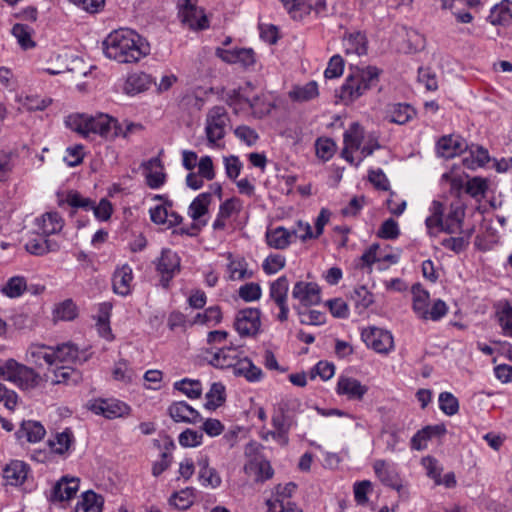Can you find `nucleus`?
<instances>
[{
  "instance_id": "nucleus-48",
  "label": "nucleus",
  "mask_w": 512,
  "mask_h": 512,
  "mask_svg": "<svg viewBox=\"0 0 512 512\" xmlns=\"http://www.w3.org/2000/svg\"><path fill=\"white\" fill-rule=\"evenodd\" d=\"M103 497L93 491L83 493L81 506L84 512H101L103 507Z\"/></svg>"
},
{
  "instance_id": "nucleus-39",
  "label": "nucleus",
  "mask_w": 512,
  "mask_h": 512,
  "mask_svg": "<svg viewBox=\"0 0 512 512\" xmlns=\"http://www.w3.org/2000/svg\"><path fill=\"white\" fill-rule=\"evenodd\" d=\"M289 281L286 276H281L270 284L269 296L276 303L287 301Z\"/></svg>"
},
{
  "instance_id": "nucleus-58",
  "label": "nucleus",
  "mask_w": 512,
  "mask_h": 512,
  "mask_svg": "<svg viewBox=\"0 0 512 512\" xmlns=\"http://www.w3.org/2000/svg\"><path fill=\"white\" fill-rule=\"evenodd\" d=\"M422 464L427 470L428 477L433 479L436 485H441V473L443 469L438 466V461L434 457L427 456L422 459Z\"/></svg>"
},
{
  "instance_id": "nucleus-10",
  "label": "nucleus",
  "mask_w": 512,
  "mask_h": 512,
  "mask_svg": "<svg viewBox=\"0 0 512 512\" xmlns=\"http://www.w3.org/2000/svg\"><path fill=\"white\" fill-rule=\"evenodd\" d=\"M215 55L222 61L229 64H241L243 67H250L255 63V53L251 48L224 49L217 47Z\"/></svg>"
},
{
  "instance_id": "nucleus-32",
  "label": "nucleus",
  "mask_w": 512,
  "mask_h": 512,
  "mask_svg": "<svg viewBox=\"0 0 512 512\" xmlns=\"http://www.w3.org/2000/svg\"><path fill=\"white\" fill-rule=\"evenodd\" d=\"M411 291L413 294V310L423 319L428 309L429 293L419 283L414 284Z\"/></svg>"
},
{
  "instance_id": "nucleus-3",
  "label": "nucleus",
  "mask_w": 512,
  "mask_h": 512,
  "mask_svg": "<svg viewBox=\"0 0 512 512\" xmlns=\"http://www.w3.org/2000/svg\"><path fill=\"white\" fill-rule=\"evenodd\" d=\"M0 378L14 383L22 390L34 389L42 381V377L32 368L12 358L0 361Z\"/></svg>"
},
{
  "instance_id": "nucleus-34",
  "label": "nucleus",
  "mask_w": 512,
  "mask_h": 512,
  "mask_svg": "<svg viewBox=\"0 0 512 512\" xmlns=\"http://www.w3.org/2000/svg\"><path fill=\"white\" fill-rule=\"evenodd\" d=\"M73 442L74 435L70 428H66L63 432L57 433L54 440H49L48 444L53 452L63 455L69 450Z\"/></svg>"
},
{
  "instance_id": "nucleus-2",
  "label": "nucleus",
  "mask_w": 512,
  "mask_h": 512,
  "mask_svg": "<svg viewBox=\"0 0 512 512\" xmlns=\"http://www.w3.org/2000/svg\"><path fill=\"white\" fill-rule=\"evenodd\" d=\"M381 70L375 66L351 68L345 83L340 88L339 98L345 104L355 101L379 82Z\"/></svg>"
},
{
  "instance_id": "nucleus-23",
  "label": "nucleus",
  "mask_w": 512,
  "mask_h": 512,
  "mask_svg": "<svg viewBox=\"0 0 512 512\" xmlns=\"http://www.w3.org/2000/svg\"><path fill=\"white\" fill-rule=\"evenodd\" d=\"M133 279L132 269L129 265L124 264L116 269L112 278L113 291L121 296L130 293V284Z\"/></svg>"
},
{
  "instance_id": "nucleus-56",
  "label": "nucleus",
  "mask_w": 512,
  "mask_h": 512,
  "mask_svg": "<svg viewBox=\"0 0 512 512\" xmlns=\"http://www.w3.org/2000/svg\"><path fill=\"white\" fill-rule=\"evenodd\" d=\"M203 433L187 428L179 435V444L183 447H196L202 443Z\"/></svg>"
},
{
  "instance_id": "nucleus-35",
  "label": "nucleus",
  "mask_w": 512,
  "mask_h": 512,
  "mask_svg": "<svg viewBox=\"0 0 512 512\" xmlns=\"http://www.w3.org/2000/svg\"><path fill=\"white\" fill-rule=\"evenodd\" d=\"M109 124H111V117L106 114L88 115L87 136L93 133L106 137L109 131Z\"/></svg>"
},
{
  "instance_id": "nucleus-29",
  "label": "nucleus",
  "mask_w": 512,
  "mask_h": 512,
  "mask_svg": "<svg viewBox=\"0 0 512 512\" xmlns=\"http://www.w3.org/2000/svg\"><path fill=\"white\" fill-rule=\"evenodd\" d=\"M26 250L33 255L41 256L46 253L56 251L59 245L52 240L47 239L45 236H39L34 239H30L26 245Z\"/></svg>"
},
{
  "instance_id": "nucleus-20",
  "label": "nucleus",
  "mask_w": 512,
  "mask_h": 512,
  "mask_svg": "<svg viewBox=\"0 0 512 512\" xmlns=\"http://www.w3.org/2000/svg\"><path fill=\"white\" fill-rule=\"evenodd\" d=\"M45 434L46 430L40 422L24 420L15 435L19 440L25 438L27 442L37 443L44 438Z\"/></svg>"
},
{
  "instance_id": "nucleus-50",
  "label": "nucleus",
  "mask_w": 512,
  "mask_h": 512,
  "mask_svg": "<svg viewBox=\"0 0 512 512\" xmlns=\"http://www.w3.org/2000/svg\"><path fill=\"white\" fill-rule=\"evenodd\" d=\"M65 123L71 130L87 137L88 114H71L67 116Z\"/></svg>"
},
{
  "instance_id": "nucleus-45",
  "label": "nucleus",
  "mask_w": 512,
  "mask_h": 512,
  "mask_svg": "<svg viewBox=\"0 0 512 512\" xmlns=\"http://www.w3.org/2000/svg\"><path fill=\"white\" fill-rule=\"evenodd\" d=\"M301 324L305 325H322L325 323V315L318 310H308L301 306H294Z\"/></svg>"
},
{
  "instance_id": "nucleus-4",
  "label": "nucleus",
  "mask_w": 512,
  "mask_h": 512,
  "mask_svg": "<svg viewBox=\"0 0 512 512\" xmlns=\"http://www.w3.org/2000/svg\"><path fill=\"white\" fill-rule=\"evenodd\" d=\"M229 122L230 117L223 106H214L208 111L205 132L209 143L215 144L225 137Z\"/></svg>"
},
{
  "instance_id": "nucleus-51",
  "label": "nucleus",
  "mask_w": 512,
  "mask_h": 512,
  "mask_svg": "<svg viewBox=\"0 0 512 512\" xmlns=\"http://www.w3.org/2000/svg\"><path fill=\"white\" fill-rule=\"evenodd\" d=\"M77 358L78 349L72 344H62L54 349V363L75 361Z\"/></svg>"
},
{
  "instance_id": "nucleus-61",
  "label": "nucleus",
  "mask_w": 512,
  "mask_h": 512,
  "mask_svg": "<svg viewBox=\"0 0 512 512\" xmlns=\"http://www.w3.org/2000/svg\"><path fill=\"white\" fill-rule=\"evenodd\" d=\"M487 183L480 177H474L467 181L465 192L471 197L483 196L487 190Z\"/></svg>"
},
{
  "instance_id": "nucleus-8",
  "label": "nucleus",
  "mask_w": 512,
  "mask_h": 512,
  "mask_svg": "<svg viewBox=\"0 0 512 512\" xmlns=\"http://www.w3.org/2000/svg\"><path fill=\"white\" fill-rule=\"evenodd\" d=\"M56 60H63V64L61 65V69H51L46 68L45 72L50 75H59L62 73H70L74 77L78 76H86L92 66H88L85 61L74 55L69 53L58 54L56 56Z\"/></svg>"
},
{
  "instance_id": "nucleus-30",
  "label": "nucleus",
  "mask_w": 512,
  "mask_h": 512,
  "mask_svg": "<svg viewBox=\"0 0 512 512\" xmlns=\"http://www.w3.org/2000/svg\"><path fill=\"white\" fill-rule=\"evenodd\" d=\"M343 46L347 54L364 55L367 53V39L365 34H345Z\"/></svg>"
},
{
  "instance_id": "nucleus-57",
  "label": "nucleus",
  "mask_w": 512,
  "mask_h": 512,
  "mask_svg": "<svg viewBox=\"0 0 512 512\" xmlns=\"http://www.w3.org/2000/svg\"><path fill=\"white\" fill-rule=\"evenodd\" d=\"M344 60L340 55H334L330 58L328 66L324 72L326 79L338 78L343 74Z\"/></svg>"
},
{
  "instance_id": "nucleus-43",
  "label": "nucleus",
  "mask_w": 512,
  "mask_h": 512,
  "mask_svg": "<svg viewBox=\"0 0 512 512\" xmlns=\"http://www.w3.org/2000/svg\"><path fill=\"white\" fill-rule=\"evenodd\" d=\"M30 356L35 365L41 366L43 362L48 365L54 364V349L45 345H34L31 347Z\"/></svg>"
},
{
  "instance_id": "nucleus-41",
  "label": "nucleus",
  "mask_w": 512,
  "mask_h": 512,
  "mask_svg": "<svg viewBox=\"0 0 512 512\" xmlns=\"http://www.w3.org/2000/svg\"><path fill=\"white\" fill-rule=\"evenodd\" d=\"M364 138L363 127L358 122H353L344 133V144L351 146L353 150H358Z\"/></svg>"
},
{
  "instance_id": "nucleus-62",
  "label": "nucleus",
  "mask_w": 512,
  "mask_h": 512,
  "mask_svg": "<svg viewBox=\"0 0 512 512\" xmlns=\"http://www.w3.org/2000/svg\"><path fill=\"white\" fill-rule=\"evenodd\" d=\"M400 234L397 222L389 218L384 221L377 232V236L382 239H396Z\"/></svg>"
},
{
  "instance_id": "nucleus-44",
  "label": "nucleus",
  "mask_w": 512,
  "mask_h": 512,
  "mask_svg": "<svg viewBox=\"0 0 512 512\" xmlns=\"http://www.w3.org/2000/svg\"><path fill=\"white\" fill-rule=\"evenodd\" d=\"M26 280L22 276L11 277L1 288V292L9 298H17L26 290Z\"/></svg>"
},
{
  "instance_id": "nucleus-64",
  "label": "nucleus",
  "mask_w": 512,
  "mask_h": 512,
  "mask_svg": "<svg viewBox=\"0 0 512 512\" xmlns=\"http://www.w3.org/2000/svg\"><path fill=\"white\" fill-rule=\"evenodd\" d=\"M335 143L330 139H318L316 141V154L323 160H329L335 151Z\"/></svg>"
},
{
  "instance_id": "nucleus-6",
  "label": "nucleus",
  "mask_w": 512,
  "mask_h": 512,
  "mask_svg": "<svg viewBox=\"0 0 512 512\" xmlns=\"http://www.w3.org/2000/svg\"><path fill=\"white\" fill-rule=\"evenodd\" d=\"M261 311L258 308H245L237 313L234 327L241 337L255 336L261 327Z\"/></svg>"
},
{
  "instance_id": "nucleus-18",
  "label": "nucleus",
  "mask_w": 512,
  "mask_h": 512,
  "mask_svg": "<svg viewBox=\"0 0 512 512\" xmlns=\"http://www.w3.org/2000/svg\"><path fill=\"white\" fill-rule=\"evenodd\" d=\"M488 20L493 25L509 27L512 24V2L503 0L494 5L490 10Z\"/></svg>"
},
{
  "instance_id": "nucleus-63",
  "label": "nucleus",
  "mask_w": 512,
  "mask_h": 512,
  "mask_svg": "<svg viewBox=\"0 0 512 512\" xmlns=\"http://www.w3.org/2000/svg\"><path fill=\"white\" fill-rule=\"evenodd\" d=\"M234 134L238 139L246 143L248 146H253L259 138L258 133L246 125L238 126L234 130Z\"/></svg>"
},
{
  "instance_id": "nucleus-5",
  "label": "nucleus",
  "mask_w": 512,
  "mask_h": 512,
  "mask_svg": "<svg viewBox=\"0 0 512 512\" xmlns=\"http://www.w3.org/2000/svg\"><path fill=\"white\" fill-rule=\"evenodd\" d=\"M178 16L183 25L192 30H205L209 28V21L202 9H199L191 0H182L179 4Z\"/></svg>"
},
{
  "instance_id": "nucleus-24",
  "label": "nucleus",
  "mask_w": 512,
  "mask_h": 512,
  "mask_svg": "<svg viewBox=\"0 0 512 512\" xmlns=\"http://www.w3.org/2000/svg\"><path fill=\"white\" fill-rule=\"evenodd\" d=\"M292 237H297V231L295 229L290 231L284 227H277L266 233L268 245L280 250L288 247Z\"/></svg>"
},
{
  "instance_id": "nucleus-27",
  "label": "nucleus",
  "mask_w": 512,
  "mask_h": 512,
  "mask_svg": "<svg viewBox=\"0 0 512 512\" xmlns=\"http://www.w3.org/2000/svg\"><path fill=\"white\" fill-rule=\"evenodd\" d=\"M496 317L504 334L512 336V305L508 300H501L495 304Z\"/></svg>"
},
{
  "instance_id": "nucleus-31",
  "label": "nucleus",
  "mask_w": 512,
  "mask_h": 512,
  "mask_svg": "<svg viewBox=\"0 0 512 512\" xmlns=\"http://www.w3.org/2000/svg\"><path fill=\"white\" fill-rule=\"evenodd\" d=\"M414 115L415 110L409 104H393L388 111L390 121L400 125L407 123Z\"/></svg>"
},
{
  "instance_id": "nucleus-7",
  "label": "nucleus",
  "mask_w": 512,
  "mask_h": 512,
  "mask_svg": "<svg viewBox=\"0 0 512 512\" xmlns=\"http://www.w3.org/2000/svg\"><path fill=\"white\" fill-rule=\"evenodd\" d=\"M361 337L368 347L377 353H388L394 347L392 334L384 329L369 327L362 331Z\"/></svg>"
},
{
  "instance_id": "nucleus-16",
  "label": "nucleus",
  "mask_w": 512,
  "mask_h": 512,
  "mask_svg": "<svg viewBox=\"0 0 512 512\" xmlns=\"http://www.w3.org/2000/svg\"><path fill=\"white\" fill-rule=\"evenodd\" d=\"M468 148L466 141L459 136H443L437 142L438 154L446 159L453 158Z\"/></svg>"
},
{
  "instance_id": "nucleus-21",
  "label": "nucleus",
  "mask_w": 512,
  "mask_h": 512,
  "mask_svg": "<svg viewBox=\"0 0 512 512\" xmlns=\"http://www.w3.org/2000/svg\"><path fill=\"white\" fill-rule=\"evenodd\" d=\"M233 373L236 376L244 377L248 382H258L263 377L261 368L256 366L248 357L236 361Z\"/></svg>"
},
{
  "instance_id": "nucleus-14",
  "label": "nucleus",
  "mask_w": 512,
  "mask_h": 512,
  "mask_svg": "<svg viewBox=\"0 0 512 512\" xmlns=\"http://www.w3.org/2000/svg\"><path fill=\"white\" fill-rule=\"evenodd\" d=\"M179 270L180 259L177 253L170 249H163L161 257L157 263V271L162 275V282H165L163 285L166 286L174 276L175 272H178Z\"/></svg>"
},
{
  "instance_id": "nucleus-26",
  "label": "nucleus",
  "mask_w": 512,
  "mask_h": 512,
  "mask_svg": "<svg viewBox=\"0 0 512 512\" xmlns=\"http://www.w3.org/2000/svg\"><path fill=\"white\" fill-rule=\"evenodd\" d=\"M236 349L232 346L222 347L212 353L209 364L220 369L233 368L237 361Z\"/></svg>"
},
{
  "instance_id": "nucleus-9",
  "label": "nucleus",
  "mask_w": 512,
  "mask_h": 512,
  "mask_svg": "<svg viewBox=\"0 0 512 512\" xmlns=\"http://www.w3.org/2000/svg\"><path fill=\"white\" fill-rule=\"evenodd\" d=\"M320 287L314 282H297L292 290V297L299 301L297 306L303 309L321 302Z\"/></svg>"
},
{
  "instance_id": "nucleus-53",
  "label": "nucleus",
  "mask_w": 512,
  "mask_h": 512,
  "mask_svg": "<svg viewBox=\"0 0 512 512\" xmlns=\"http://www.w3.org/2000/svg\"><path fill=\"white\" fill-rule=\"evenodd\" d=\"M54 315L60 320H73L77 315L76 305L71 299H66L56 306Z\"/></svg>"
},
{
  "instance_id": "nucleus-46",
  "label": "nucleus",
  "mask_w": 512,
  "mask_h": 512,
  "mask_svg": "<svg viewBox=\"0 0 512 512\" xmlns=\"http://www.w3.org/2000/svg\"><path fill=\"white\" fill-rule=\"evenodd\" d=\"M432 215L429 216L425 223L426 227L428 228L430 234H432V230L434 228H438L440 231H443L444 226V219H443V213H444V207L441 202L439 201H433L432 207H431Z\"/></svg>"
},
{
  "instance_id": "nucleus-22",
  "label": "nucleus",
  "mask_w": 512,
  "mask_h": 512,
  "mask_svg": "<svg viewBox=\"0 0 512 512\" xmlns=\"http://www.w3.org/2000/svg\"><path fill=\"white\" fill-rule=\"evenodd\" d=\"M29 471L28 465L19 460L11 461L3 470V477L8 484L17 486L22 484L27 478Z\"/></svg>"
},
{
  "instance_id": "nucleus-52",
  "label": "nucleus",
  "mask_w": 512,
  "mask_h": 512,
  "mask_svg": "<svg viewBox=\"0 0 512 512\" xmlns=\"http://www.w3.org/2000/svg\"><path fill=\"white\" fill-rule=\"evenodd\" d=\"M351 300L357 308L365 310L373 303V295L365 286H360L352 292Z\"/></svg>"
},
{
  "instance_id": "nucleus-19",
  "label": "nucleus",
  "mask_w": 512,
  "mask_h": 512,
  "mask_svg": "<svg viewBox=\"0 0 512 512\" xmlns=\"http://www.w3.org/2000/svg\"><path fill=\"white\" fill-rule=\"evenodd\" d=\"M79 480L77 478L62 477L53 487L51 498L54 501L69 500L78 491Z\"/></svg>"
},
{
  "instance_id": "nucleus-49",
  "label": "nucleus",
  "mask_w": 512,
  "mask_h": 512,
  "mask_svg": "<svg viewBox=\"0 0 512 512\" xmlns=\"http://www.w3.org/2000/svg\"><path fill=\"white\" fill-rule=\"evenodd\" d=\"M169 503L179 510H186L193 504V488H186L175 492L169 499Z\"/></svg>"
},
{
  "instance_id": "nucleus-42",
  "label": "nucleus",
  "mask_w": 512,
  "mask_h": 512,
  "mask_svg": "<svg viewBox=\"0 0 512 512\" xmlns=\"http://www.w3.org/2000/svg\"><path fill=\"white\" fill-rule=\"evenodd\" d=\"M174 389L184 393L190 399L200 398L202 394L201 382L189 378L175 382Z\"/></svg>"
},
{
  "instance_id": "nucleus-60",
  "label": "nucleus",
  "mask_w": 512,
  "mask_h": 512,
  "mask_svg": "<svg viewBox=\"0 0 512 512\" xmlns=\"http://www.w3.org/2000/svg\"><path fill=\"white\" fill-rule=\"evenodd\" d=\"M262 294L261 287L258 283H247L240 287L239 296L246 302L256 301L260 299Z\"/></svg>"
},
{
  "instance_id": "nucleus-28",
  "label": "nucleus",
  "mask_w": 512,
  "mask_h": 512,
  "mask_svg": "<svg viewBox=\"0 0 512 512\" xmlns=\"http://www.w3.org/2000/svg\"><path fill=\"white\" fill-rule=\"evenodd\" d=\"M38 225L41 234L46 237L61 231L63 221L57 212H48L41 217Z\"/></svg>"
},
{
  "instance_id": "nucleus-59",
  "label": "nucleus",
  "mask_w": 512,
  "mask_h": 512,
  "mask_svg": "<svg viewBox=\"0 0 512 512\" xmlns=\"http://www.w3.org/2000/svg\"><path fill=\"white\" fill-rule=\"evenodd\" d=\"M257 469L258 470V478L261 480L270 479L273 476V469L268 461H250L248 464L244 466V470L248 473L250 470Z\"/></svg>"
},
{
  "instance_id": "nucleus-38",
  "label": "nucleus",
  "mask_w": 512,
  "mask_h": 512,
  "mask_svg": "<svg viewBox=\"0 0 512 512\" xmlns=\"http://www.w3.org/2000/svg\"><path fill=\"white\" fill-rule=\"evenodd\" d=\"M211 202V192H205L198 195L189 206V214L193 220H199L208 212V206Z\"/></svg>"
},
{
  "instance_id": "nucleus-13",
  "label": "nucleus",
  "mask_w": 512,
  "mask_h": 512,
  "mask_svg": "<svg viewBox=\"0 0 512 512\" xmlns=\"http://www.w3.org/2000/svg\"><path fill=\"white\" fill-rule=\"evenodd\" d=\"M426 40L423 34H397L392 39V45L397 52L409 54L424 49Z\"/></svg>"
},
{
  "instance_id": "nucleus-54",
  "label": "nucleus",
  "mask_w": 512,
  "mask_h": 512,
  "mask_svg": "<svg viewBox=\"0 0 512 512\" xmlns=\"http://www.w3.org/2000/svg\"><path fill=\"white\" fill-rule=\"evenodd\" d=\"M440 409L449 416L456 414L459 410L458 399L450 392H442L439 395Z\"/></svg>"
},
{
  "instance_id": "nucleus-37",
  "label": "nucleus",
  "mask_w": 512,
  "mask_h": 512,
  "mask_svg": "<svg viewBox=\"0 0 512 512\" xmlns=\"http://www.w3.org/2000/svg\"><path fill=\"white\" fill-rule=\"evenodd\" d=\"M205 408L213 411L223 405L225 402V387L223 384L216 382L211 385L209 392L206 394Z\"/></svg>"
},
{
  "instance_id": "nucleus-40",
  "label": "nucleus",
  "mask_w": 512,
  "mask_h": 512,
  "mask_svg": "<svg viewBox=\"0 0 512 512\" xmlns=\"http://www.w3.org/2000/svg\"><path fill=\"white\" fill-rule=\"evenodd\" d=\"M284 7L294 20H302L310 13L312 6L308 0H281Z\"/></svg>"
},
{
  "instance_id": "nucleus-25",
  "label": "nucleus",
  "mask_w": 512,
  "mask_h": 512,
  "mask_svg": "<svg viewBox=\"0 0 512 512\" xmlns=\"http://www.w3.org/2000/svg\"><path fill=\"white\" fill-rule=\"evenodd\" d=\"M152 83L150 75L144 72L130 74L125 82L124 91L128 95H135L146 91Z\"/></svg>"
},
{
  "instance_id": "nucleus-55",
  "label": "nucleus",
  "mask_w": 512,
  "mask_h": 512,
  "mask_svg": "<svg viewBox=\"0 0 512 512\" xmlns=\"http://www.w3.org/2000/svg\"><path fill=\"white\" fill-rule=\"evenodd\" d=\"M334 373L335 367L332 363L320 361L311 369L309 376L311 379L319 376L322 380L327 381L333 377Z\"/></svg>"
},
{
  "instance_id": "nucleus-36",
  "label": "nucleus",
  "mask_w": 512,
  "mask_h": 512,
  "mask_svg": "<svg viewBox=\"0 0 512 512\" xmlns=\"http://www.w3.org/2000/svg\"><path fill=\"white\" fill-rule=\"evenodd\" d=\"M318 85L316 81H310L304 86H297L289 92V97L294 101L305 102L318 96Z\"/></svg>"
},
{
  "instance_id": "nucleus-1",
  "label": "nucleus",
  "mask_w": 512,
  "mask_h": 512,
  "mask_svg": "<svg viewBox=\"0 0 512 512\" xmlns=\"http://www.w3.org/2000/svg\"><path fill=\"white\" fill-rule=\"evenodd\" d=\"M102 45L105 55L119 63H134L150 53V45L141 34H108Z\"/></svg>"
},
{
  "instance_id": "nucleus-33",
  "label": "nucleus",
  "mask_w": 512,
  "mask_h": 512,
  "mask_svg": "<svg viewBox=\"0 0 512 512\" xmlns=\"http://www.w3.org/2000/svg\"><path fill=\"white\" fill-rule=\"evenodd\" d=\"M230 99V105L234 106L235 109H237V107L243 109V106L246 105L252 110V114L257 118H262L263 116L269 113L268 109L265 111L258 109V103L260 101L259 96H255L252 99H249L234 91V96Z\"/></svg>"
},
{
  "instance_id": "nucleus-15",
  "label": "nucleus",
  "mask_w": 512,
  "mask_h": 512,
  "mask_svg": "<svg viewBox=\"0 0 512 512\" xmlns=\"http://www.w3.org/2000/svg\"><path fill=\"white\" fill-rule=\"evenodd\" d=\"M168 414L175 422L196 424L202 420L200 413L185 401L173 402L168 407Z\"/></svg>"
},
{
  "instance_id": "nucleus-12",
  "label": "nucleus",
  "mask_w": 512,
  "mask_h": 512,
  "mask_svg": "<svg viewBox=\"0 0 512 512\" xmlns=\"http://www.w3.org/2000/svg\"><path fill=\"white\" fill-rule=\"evenodd\" d=\"M368 387L353 377L340 376L336 386L338 395L346 396L349 400H362Z\"/></svg>"
},
{
  "instance_id": "nucleus-11",
  "label": "nucleus",
  "mask_w": 512,
  "mask_h": 512,
  "mask_svg": "<svg viewBox=\"0 0 512 512\" xmlns=\"http://www.w3.org/2000/svg\"><path fill=\"white\" fill-rule=\"evenodd\" d=\"M88 409L97 415L105 418L113 419L127 413L128 406L119 401L94 400L88 403Z\"/></svg>"
},
{
  "instance_id": "nucleus-47",
  "label": "nucleus",
  "mask_w": 512,
  "mask_h": 512,
  "mask_svg": "<svg viewBox=\"0 0 512 512\" xmlns=\"http://www.w3.org/2000/svg\"><path fill=\"white\" fill-rule=\"evenodd\" d=\"M464 211L459 207L452 208L444 220L443 231L448 234H453L462 225Z\"/></svg>"
},
{
  "instance_id": "nucleus-17",
  "label": "nucleus",
  "mask_w": 512,
  "mask_h": 512,
  "mask_svg": "<svg viewBox=\"0 0 512 512\" xmlns=\"http://www.w3.org/2000/svg\"><path fill=\"white\" fill-rule=\"evenodd\" d=\"M374 472L382 484L400 491L402 488L401 479L398 473L391 469L385 460H376L373 465Z\"/></svg>"
}]
</instances>
